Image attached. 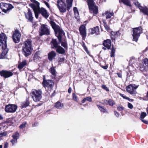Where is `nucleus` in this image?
<instances>
[{
	"label": "nucleus",
	"mask_w": 148,
	"mask_h": 148,
	"mask_svg": "<svg viewBox=\"0 0 148 148\" xmlns=\"http://www.w3.org/2000/svg\"><path fill=\"white\" fill-rule=\"evenodd\" d=\"M57 3V6L60 12H65L67 9L69 11L71 8H68V3L66 0H58Z\"/></svg>",
	"instance_id": "obj_1"
},
{
	"label": "nucleus",
	"mask_w": 148,
	"mask_h": 148,
	"mask_svg": "<svg viewBox=\"0 0 148 148\" xmlns=\"http://www.w3.org/2000/svg\"><path fill=\"white\" fill-rule=\"evenodd\" d=\"M32 41L30 39L27 40L24 43V46L22 49V52L26 57L28 56L31 53Z\"/></svg>",
	"instance_id": "obj_2"
},
{
	"label": "nucleus",
	"mask_w": 148,
	"mask_h": 148,
	"mask_svg": "<svg viewBox=\"0 0 148 148\" xmlns=\"http://www.w3.org/2000/svg\"><path fill=\"white\" fill-rule=\"evenodd\" d=\"M51 24L53 29H54L56 35H57L58 38L60 42L61 41L62 36L64 35V33L63 31L61 29L59 26L57 25L53 21L51 22Z\"/></svg>",
	"instance_id": "obj_3"
},
{
	"label": "nucleus",
	"mask_w": 148,
	"mask_h": 148,
	"mask_svg": "<svg viewBox=\"0 0 148 148\" xmlns=\"http://www.w3.org/2000/svg\"><path fill=\"white\" fill-rule=\"evenodd\" d=\"M42 92L41 89H33L31 92L32 97L34 101H39L42 98Z\"/></svg>",
	"instance_id": "obj_4"
},
{
	"label": "nucleus",
	"mask_w": 148,
	"mask_h": 148,
	"mask_svg": "<svg viewBox=\"0 0 148 148\" xmlns=\"http://www.w3.org/2000/svg\"><path fill=\"white\" fill-rule=\"evenodd\" d=\"M132 31L133 33L132 35L133 38V40L137 42L140 34L142 33V28L140 26L138 27L133 28Z\"/></svg>",
	"instance_id": "obj_5"
},
{
	"label": "nucleus",
	"mask_w": 148,
	"mask_h": 148,
	"mask_svg": "<svg viewBox=\"0 0 148 148\" xmlns=\"http://www.w3.org/2000/svg\"><path fill=\"white\" fill-rule=\"evenodd\" d=\"M87 3L90 11L97 14L98 12V8L95 5L94 0H87Z\"/></svg>",
	"instance_id": "obj_6"
},
{
	"label": "nucleus",
	"mask_w": 148,
	"mask_h": 148,
	"mask_svg": "<svg viewBox=\"0 0 148 148\" xmlns=\"http://www.w3.org/2000/svg\"><path fill=\"white\" fill-rule=\"evenodd\" d=\"M139 86V85L132 84L127 86L126 89L127 91L130 94L135 95L137 93L136 89Z\"/></svg>",
	"instance_id": "obj_7"
},
{
	"label": "nucleus",
	"mask_w": 148,
	"mask_h": 148,
	"mask_svg": "<svg viewBox=\"0 0 148 148\" xmlns=\"http://www.w3.org/2000/svg\"><path fill=\"white\" fill-rule=\"evenodd\" d=\"M43 86L46 90L51 91L52 90L54 85V83L52 81L50 80H44L42 82Z\"/></svg>",
	"instance_id": "obj_8"
},
{
	"label": "nucleus",
	"mask_w": 148,
	"mask_h": 148,
	"mask_svg": "<svg viewBox=\"0 0 148 148\" xmlns=\"http://www.w3.org/2000/svg\"><path fill=\"white\" fill-rule=\"evenodd\" d=\"M0 8L3 12L6 13L7 11L12 9L13 6L10 3H0Z\"/></svg>",
	"instance_id": "obj_9"
},
{
	"label": "nucleus",
	"mask_w": 148,
	"mask_h": 148,
	"mask_svg": "<svg viewBox=\"0 0 148 148\" xmlns=\"http://www.w3.org/2000/svg\"><path fill=\"white\" fill-rule=\"evenodd\" d=\"M7 37L5 34L2 33L0 34V46L2 47V49L7 47Z\"/></svg>",
	"instance_id": "obj_10"
},
{
	"label": "nucleus",
	"mask_w": 148,
	"mask_h": 148,
	"mask_svg": "<svg viewBox=\"0 0 148 148\" xmlns=\"http://www.w3.org/2000/svg\"><path fill=\"white\" fill-rule=\"evenodd\" d=\"M39 34L40 36L45 34L48 35L50 34V31L47 25L45 24L41 25Z\"/></svg>",
	"instance_id": "obj_11"
},
{
	"label": "nucleus",
	"mask_w": 148,
	"mask_h": 148,
	"mask_svg": "<svg viewBox=\"0 0 148 148\" xmlns=\"http://www.w3.org/2000/svg\"><path fill=\"white\" fill-rule=\"evenodd\" d=\"M140 69L141 71H146L148 69V59L145 58L143 60L142 63L139 65Z\"/></svg>",
	"instance_id": "obj_12"
},
{
	"label": "nucleus",
	"mask_w": 148,
	"mask_h": 148,
	"mask_svg": "<svg viewBox=\"0 0 148 148\" xmlns=\"http://www.w3.org/2000/svg\"><path fill=\"white\" fill-rule=\"evenodd\" d=\"M21 34L18 30H15L13 33L12 36V39L13 41L15 43H18L19 42L21 39Z\"/></svg>",
	"instance_id": "obj_13"
},
{
	"label": "nucleus",
	"mask_w": 148,
	"mask_h": 148,
	"mask_svg": "<svg viewBox=\"0 0 148 148\" xmlns=\"http://www.w3.org/2000/svg\"><path fill=\"white\" fill-rule=\"evenodd\" d=\"M17 108V106L14 104H9L5 107V111L7 112L13 113L15 112Z\"/></svg>",
	"instance_id": "obj_14"
},
{
	"label": "nucleus",
	"mask_w": 148,
	"mask_h": 148,
	"mask_svg": "<svg viewBox=\"0 0 148 148\" xmlns=\"http://www.w3.org/2000/svg\"><path fill=\"white\" fill-rule=\"evenodd\" d=\"M19 136V134L17 132H16L12 136L13 138L10 140V142L12 144V145H14L16 144L17 142V139Z\"/></svg>",
	"instance_id": "obj_15"
},
{
	"label": "nucleus",
	"mask_w": 148,
	"mask_h": 148,
	"mask_svg": "<svg viewBox=\"0 0 148 148\" xmlns=\"http://www.w3.org/2000/svg\"><path fill=\"white\" fill-rule=\"evenodd\" d=\"M13 75V73L10 71L3 70L0 71V75L5 78L9 77Z\"/></svg>",
	"instance_id": "obj_16"
},
{
	"label": "nucleus",
	"mask_w": 148,
	"mask_h": 148,
	"mask_svg": "<svg viewBox=\"0 0 148 148\" xmlns=\"http://www.w3.org/2000/svg\"><path fill=\"white\" fill-rule=\"evenodd\" d=\"M111 41L110 40H104L103 45L104 47H103V49L104 50L106 49V48L108 49H110L111 46Z\"/></svg>",
	"instance_id": "obj_17"
},
{
	"label": "nucleus",
	"mask_w": 148,
	"mask_h": 148,
	"mask_svg": "<svg viewBox=\"0 0 148 148\" xmlns=\"http://www.w3.org/2000/svg\"><path fill=\"white\" fill-rule=\"evenodd\" d=\"M29 5L33 9L36 18H38V13H39L38 6V5L36 6L34 4H31Z\"/></svg>",
	"instance_id": "obj_18"
},
{
	"label": "nucleus",
	"mask_w": 148,
	"mask_h": 148,
	"mask_svg": "<svg viewBox=\"0 0 148 148\" xmlns=\"http://www.w3.org/2000/svg\"><path fill=\"white\" fill-rule=\"evenodd\" d=\"M79 30L80 34L83 38L85 37L86 36V27L84 25H82L79 28Z\"/></svg>",
	"instance_id": "obj_19"
},
{
	"label": "nucleus",
	"mask_w": 148,
	"mask_h": 148,
	"mask_svg": "<svg viewBox=\"0 0 148 148\" xmlns=\"http://www.w3.org/2000/svg\"><path fill=\"white\" fill-rule=\"evenodd\" d=\"M38 10L39 13H41L42 15L46 18H47L49 16L47 10L44 8H40L38 6Z\"/></svg>",
	"instance_id": "obj_20"
},
{
	"label": "nucleus",
	"mask_w": 148,
	"mask_h": 148,
	"mask_svg": "<svg viewBox=\"0 0 148 148\" xmlns=\"http://www.w3.org/2000/svg\"><path fill=\"white\" fill-rule=\"evenodd\" d=\"M3 50L2 53L0 55V59H3L5 58L6 57V55L8 51V49L7 47L2 49Z\"/></svg>",
	"instance_id": "obj_21"
},
{
	"label": "nucleus",
	"mask_w": 148,
	"mask_h": 148,
	"mask_svg": "<svg viewBox=\"0 0 148 148\" xmlns=\"http://www.w3.org/2000/svg\"><path fill=\"white\" fill-rule=\"evenodd\" d=\"M33 58L35 62L40 60L41 58L40 51H39L36 52L34 55Z\"/></svg>",
	"instance_id": "obj_22"
},
{
	"label": "nucleus",
	"mask_w": 148,
	"mask_h": 148,
	"mask_svg": "<svg viewBox=\"0 0 148 148\" xmlns=\"http://www.w3.org/2000/svg\"><path fill=\"white\" fill-rule=\"evenodd\" d=\"M56 53L54 51H51L48 54V58L50 61H52L53 59L56 56Z\"/></svg>",
	"instance_id": "obj_23"
},
{
	"label": "nucleus",
	"mask_w": 148,
	"mask_h": 148,
	"mask_svg": "<svg viewBox=\"0 0 148 148\" xmlns=\"http://www.w3.org/2000/svg\"><path fill=\"white\" fill-rule=\"evenodd\" d=\"M26 18L29 21L32 22L33 19L32 13L29 9H28V12L27 14H25Z\"/></svg>",
	"instance_id": "obj_24"
},
{
	"label": "nucleus",
	"mask_w": 148,
	"mask_h": 148,
	"mask_svg": "<svg viewBox=\"0 0 148 148\" xmlns=\"http://www.w3.org/2000/svg\"><path fill=\"white\" fill-rule=\"evenodd\" d=\"M104 15L106 16V18L108 19L110 18L112 16H113L114 14L113 12L107 11H106L104 13L102 14L103 16H104Z\"/></svg>",
	"instance_id": "obj_25"
},
{
	"label": "nucleus",
	"mask_w": 148,
	"mask_h": 148,
	"mask_svg": "<svg viewBox=\"0 0 148 148\" xmlns=\"http://www.w3.org/2000/svg\"><path fill=\"white\" fill-rule=\"evenodd\" d=\"M59 43H58L56 39H52L51 42V48H57L59 46L58 45Z\"/></svg>",
	"instance_id": "obj_26"
},
{
	"label": "nucleus",
	"mask_w": 148,
	"mask_h": 148,
	"mask_svg": "<svg viewBox=\"0 0 148 148\" xmlns=\"http://www.w3.org/2000/svg\"><path fill=\"white\" fill-rule=\"evenodd\" d=\"M29 105V99H27L26 100L23 102H22L20 104L22 108H25L28 106Z\"/></svg>",
	"instance_id": "obj_27"
},
{
	"label": "nucleus",
	"mask_w": 148,
	"mask_h": 148,
	"mask_svg": "<svg viewBox=\"0 0 148 148\" xmlns=\"http://www.w3.org/2000/svg\"><path fill=\"white\" fill-rule=\"evenodd\" d=\"M56 49L57 52L60 54H63L65 52V49L60 46H59Z\"/></svg>",
	"instance_id": "obj_28"
},
{
	"label": "nucleus",
	"mask_w": 148,
	"mask_h": 148,
	"mask_svg": "<svg viewBox=\"0 0 148 148\" xmlns=\"http://www.w3.org/2000/svg\"><path fill=\"white\" fill-rule=\"evenodd\" d=\"M140 11L142 12L144 14L148 15V8L146 7H140Z\"/></svg>",
	"instance_id": "obj_29"
},
{
	"label": "nucleus",
	"mask_w": 148,
	"mask_h": 148,
	"mask_svg": "<svg viewBox=\"0 0 148 148\" xmlns=\"http://www.w3.org/2000/svg\"><path fill=\"white\" fill-rule=\"evenodd\" d=\"M91 34H96V35H97L99 32V27L97 26L96 27L91 29Z\"/></svg>",
	"instance_id": "obj_30"
},
{
	"label": "nucleus",
	"mask_w": 148,
	"mask_h": 148,
	"mask_svg": "<svg viewBox=\"0 0 148 148\" xmlns=\"http://www.w3.org/2000/svg\"><path fill=\"white\" fill-rule=\"evenodd\" d=\"M147 115V114L145 112H142L141 113L140 118L141 119V120L145 124H148V121L145 120L143 119H144Z\"/></svg>",
	"instance_id": "obj_31"
},
{
	"label": "nucleus",
	"mask_w": 148,
	"mask_h": 148,
	"mask_svg": "<svg viewBox=\"0 0 148 148\" xmlns=\"http://www.w3.org/2000/svg\"><path fill=\"white\" fill-rule=\"evenodd\" d=\"M26 65L27 62L25 60H24L21 62L19 63L18 65V68L20 70H21Z\"/></svg>",
	"instance_id": "obj_32"
},
{
	"label": "nucleus",
	"mask_w": 148,
	"mask_h": 148,
	"mask_svg": "<svg viewBox=\"0 0 148 148\" xmlns=\"http://www.w3.org/2000/svg\"><path fill=\"white\" fill-rule=\"evenodd\" d=\"M119 2L120 3L121 2L127 6H131L130 1L129 0H119Z\"/></svg>",
	"instance_id": "obj_33"
},
{
	"label": "nucleus",
	"mask_w": 148,
	"mask_h": 148,
	"mask_svg": "<svg viewBox=\"0 0 148 148\" xmlns=\"http://www.w3.org/2000/svg\"><path fill=\"white\" fill-rule=\"evenodd\" d=\"M49 72L53 76H56V72L55 68L52 66L49 70Z\"/></svg>",
	"instance_id": "obj_34"
},
{
	"label": "nucleus",
	"mask_w": 148,
	"mask_h": 148,
	"mask_svg": "<svg viewBox=\"0 0 148 148\" xmlns=\"http://www.w3.org/2000/svg\"><path fill=\"white\" fill-rule=\"evenodd\" d=\"M63 104L60 101H58L55 104V107L57 108L60 109L63 107Z\"/></svg>",
	"instance_id": "obj_35"
},
{
	"label": "nucleus",
	"mask_w": 148,
	"mask_h": 148,
	"mask_svg": "<svg viewBox=\"0 0 148 148\" xmlns=\"http://www.w3.org/2000/svg\"><path fill=\"white\" fill-rule=\"evenodd\" d=\"M75 17L76 18H78L79 17V14L77 8L76 7H74L73 8Z\"/></svg>",
	"instance_id": "obj_36"
},
{
	"label": "nucleus",
	"mask_w": 148,
	"mask_h": 148,
	"mask_svg": "<svg viewBox=\"0 0 148 148\" xmlns=\"http://www.w3.org/2000/svg\"><path fill=\"white\" fill-rule=\"evenodd\" d=\"M97 107H98L99 109L100 110L101 112L104 113H108V111H107L106 109L104 108V107L103 106H101L99 105H97Z\"/></svg>",
	"instance_id": "obj_37"
},
{
	"label": "nucleus",
	"mask_w": 148,
	"mask_h": 148,
	"mask_svg": "<svg viewBox=\"0 0 148 148\" xmlns=\"http://www.w3.org/2000/svg\"><path fill=\"white\" fill-rule=\"evenodd\" d=\"M61 45L64 48L65 50H67V44L66 41L65 40H64L63 42H61Z\"/></svg>",
	"instance_id": "obj_38"
},
{
	"label": "nucleus",
	"mask_w": 148,
	"mask_h": 148,
	"mask_svg": "<svg viewBox=\"0 0 148 148\" xmlns=\"http://www.w3.org/2000/svg\"><path fill=\"white\" fill-rule=\"evenodd\" d=\"M82 46L83 47V48H84V50L86 52V53L90 55V52L88 50L86 46V45L84 42H82Z\"/></svg>",
	"instance_id": "obj_39"
},
{
	"label": "nucleus",
	"mask_w": 148,
	"mask_h": 148,
	"mask_svg": "<svg viewBox=\"0 0 148 148\" xmlns=\"http://www.w3.org/2000/svg\"><path fill=\"white\" fill-rule=\"evenodd\" d=\"M115 51V50L114 47L112 46V48L111 49V52L110 53L111 57H114Z\"/></svg>",
	"instance_id": "obj_40"
},
{
	"label": "nucleus",
	"mask_w": 148,
	"mask_h": 148,
	"mask_svg": "<svg viewBox=\"0 0 148 148\" xmlns=\"http://www.w3.org/2000/svg\"><path fill=\"white\" fill-rule=\"evenodd\" d=\"M106 101L108 102V104L110 106H112L115 104L114 102L111 99H109L108 101Z\"/></svg>",
	"instance_id": "obj_41"
},
{
	"label": "nucleus",
	"mask_w": 148,
	"mask_h": 148,
	"mask_svg": "<svg viewBox=\"0 0 148 148\" xmlns=\"http://www.w3.org/2000/svg\"><path fill=\"white\" fill-rule=\"evenodd\" d=\"M68 3V8L71 7L72 6V3L73 0H66Z\"/></svg>",
	"instance_id": "obj_42"
},
{
	"label": "nucleus",
	"mask_w": 148,
	"mask_h": 148,
	"mask_svg": "<svg viewBox=\"0 0 148 148\" xmlns=\"http://www.w3.org/2000/svg\"><path fill=\"white\" fill-rule=\"evenodd\" d=\"M73 98L74 100L77 102L78 101V99L75 93L73 94Z\"/></svg>",
	"instance_id": "obj_43"
},
{
	"label": "nucleus",
	"mask_w": 148,
	"mask_h": 148,
	"mask_svg": "<svg viewBox=\"0 0 148 148\" xmlns=\"http://www.w3.org/2000/svg\"><path fill=\"white\" fill-rule=\"evenodd\" d=\"M134 4L137 7L139 8V9H140V7H142V6L140 5V4L137 1H135Z\"/></svg>",
	"instance_id": "obj_44"
},
{
	"label": "nucleus",
	"mask_w": 148,
	"mask_h": 148,
	"mask_svg": "<svg viewBox=\"0 0 148 148\" xmlns=\"http://www.w3.org/2000/svg\"><path fill=\"white\" fill-rule=\"evenodd\" d=\"M26 123L25 122H23L22 124H21L19 126L21 129H23L24 128L26 125Z\"/></svg>",
	"instance_id": "obj_45"
},
{
	"label": "nucleus",
	"mask_w": 148,
	"mask_h": 148,
	"mask_svg": "<svg viewBox=\"0 0 148 148\" xmlns=\"http://www.w3.org/2000/svg\"><path fill=\"white\" fill-rule=\"evenodd\" d=\"M85 99L86 100V101H88L90 102H91L92 101L91 97H88L85 98Z\"/></svg>",
	"instance_id": "obj_46"
},
{
	"label": "nucleus",
	"mask_w": 148,
	"mask_h": 148,
	"mask_svg": "<svg viewBox=\"0 0 148 148\" xmlns=\"http://www.w3.org/2000/svg\"><path fill=\"white\" fill-rule=\"evenodd\" d=\"M7 134L6 132L1 133H0V137L5 136L7 135Z\"/></svg>",
	"instance_id": "obj_47"
},
{
	"label": "nucleus",
	"mask_w": 148,
	"mask_h": 148,
	"mask_svg": "<svg viewBox=\"0 0 148 148\" xmlns=\"http://www.w3.org/2000/svg\"><path fill=\"white\" fill-rule=\"evenodd\" d=\"M101 87L103 89L106 90V91H109V89L107 88V87L106 86H105V85H102L101 86Z\"/></svg>",
	"instance_id": "obj_48"
},
{
	"label": "nucleus",
	"mask_w": 148,
	"mask_h": 148,
	"mask_svg": "<svg viewBox=\"0 0 148 148\" xmlns=\"http://www.w3.org/2000/svg\"><path fill=\"white\" fill-rule=\"evenodd\" d=\"M64 58H60L58 59V62H62L64 61Z\"/></svg>",
	"instance_id": "obj_49"
},
{
	"label": "nucleus",
	"mask_w": 148,
	"mask_h": 148,
	"mask_svg": "<svg viewBox=\"0 0 148 148\" xmlns=\"http://www.w3.org/2000/svg\"><path fill=\"white\" fill-rule=\"evenodd\" d=\"M127 106L128 107L131 109H132L133 108V106L130 103H128Z\"/></svg>",
	"instance_id": "obj_50"
},
{
	"label": "nucleus",
	"mask_w": 148,
	"mask_h": 148,
	"mask_svg": "<svg viewBox=\"0 0 148 148\" xmlns=\"http://www.w3.org/2000/svg\"><path fill=\"white\" fill-rule=\"evenodd\" d=\"M117 109L119 111H121L124 109V108L122 106H119L117 107Z\"/></svg>",
	"instance_id": "obj_51"
},
{
	"label": "nucleus",
	"mask_w": 148,
	"mask_h": 148,
	"mask_svg": "<svg viewBox=\"0 0 148 148\" xmlns=\"http://www.w3.org/2000/svg\"><path fill=\"white\" fill-rule=\"evenodd\" d=\"M114 114L115 115V116L117 117H118L120 115L117 112V111H115L114 112Z\"/></svg>",
	"instance_id": "obj_52"
},
{
	"label": "nucleus",
	"mask_w": 148,
	"mask_h": 148,
	"mask_svg": "<svg viewBox=\"0 0 148 148\" xmlns=\"http://www.w3.org/2000/svg\"><path fill=\"white\" fill-rule=\"evenodd\" d=\"M104 27L107 30H109L110 29L108 25L106 23L105 24V25H104Z\"/></svg>",
	"instance_id": "obj_53"
},
{
	"label": "nucleus",
	"mask_w": 148,
	"mask_h": 148,
	"mask_svg": "<svg viewBox=\"0 0 148 148\" xmlns=\"http://www.w3.org/2000/svg\"><path fill=\"white\" fill-rule=\"evenodd\" d=\"M44 2L45 3V4L49 8H50V6L49 4L46 1H44Z\"/></svg>",
	"instance_id": "obj_54"
},
{
	"label": "nucleus",
	"mask_w": 148,
	"mask_h": 148,
	"mask_svg": "<svg viewBox=\"0 0 148 148\" xmlns=\"http://www.w3.org/2000/svg\"><path fill=\"white\" fill-rule=\"evenodd\" d=\"M31 1L32 2L36 3H37L36 5V6H37L38 5V6H39V3H38V2H37V1H36L35 0H31Z\"/></svg>",
	"instance_id": "obj_55"
},
{
	"label": "nucleus",
	"mask_w": 148,
	"mask_h": 148,
	"mask_svg": "<svg viewBox=\"0 0 148 148\" xmlns=\"http://www.w3.org/2000/svg\"><path fill=\"white\" fill-rule=\"evenodd\" d=\"M8 146V143H6L4 146V148H7Z\"/></svg>",
	"instance_id": "obj_56"
},
{
	"label": "nucleus",
	"mask_w": 148,
	"mask_h": 148,
	"mask_svg": "<svg viewBox=\"0 0 148 148\" xmlns=\"http://www.w3.org/2000/svg\"><path fill=\"white\" fill-rule=\"evenodd\" d=\"M117 75L120 78H122V75L121 73H117Z\"/></svg>",
	"instance_id": "obj_57"
},
{
	"label": "nucleus",
	"mask_w": 148,
	"mask_h": 148,
	"mask_svg": "<svg viewBox=\"0 0 148 148\" xmlns=\"http://www.w3.org/2000/svg\"><path fill=\"white\" fill-rule=\"evenodd\" d=\"M71 88H69L68 90V92L69 93H70L71 92Z\"/></svg>",
	"instance_id": "obj_58"
},
{
	"label": "nucleus",
	"mask_w": 148,
	"mask_h": 148,
	"mask_svg": "<svg viewBox=\"0 0 148 148\" xmlns=\"http://www.w3.org/2000/svg\"><path fill=\"white\" fill-rule=\"evenodd\" d=\"M108 66H102V68H103V69H107V68H108Z\"/></svg>",
	"instance_id": "obj_59"
},
{
	"label": "nucleus",
	"mask_w": 148,
	"mask_h": 148,
	"mask_svg": "<svg viewBox=\"0 0 148 148\" xmlns=\"http://www.w3.org/2000/svg\"><path fill=\"white\" fill-rule=\"evenodd\" d=\"M86 101V100L85 99V98H84V99H83L82 101V103H84L85 102V101Z\"/></svg>",
	"instance_id": "obj_60"
},
{
	"label": "nucleus",
	"mask_w": 148,
	"mask_h": 148,
	"mask_svg": "<svg viewBox=\"0 0 148 148\" xmlns=\"http://www.w3.org/2000/svg\"><path fill=\"white\" fill-rule=\"evenodd\" d=\"M3 119V117H2V116H1V115L0 114V119Z\"/></svg>",
	"instance_id": "obj_61"
},
{
	"label": "nucleus",
	"mask_w": 148,
	"mask_h": 148,
	"mask_svg": "<svg viewBox=\"0 0 148 148\" xmlns=\"http://www.w3.org/2000/svg\"><path fill=\"white\" fill-rule=\"evenodd\" d=\"M147 114H148V108H147Z\"/></svg>",
	"instance_id": "obj_62"
},
{
	"label": "nucleus",
	"mask_w": 148,
	"mask_h": 148,
	"mask_svg": "<svg viewBox=\"0 0 148 148\" xmlns=\"http://www.w3.org/2000/svg\"><path fill=\"white\" fill-rule=\"evenodd\" d=\"M3 146L2 145H0V148H2Z\"/></svg>",
	"instance_id": "obj_63"
},
{
	"label": "nucleus",
	"mask_w": 148,
	"mask_h": 148,
	"mask_svg": "<svg viewBox=\"0 0 148 148\" xmlns=\"http://www.w3.org/2000/svg\"><path fill=\"white\" fill-rule=\"evenodd\" d=\"M103 23L104 24V25H105V24L106 23L105 22H103Z\"/></svg>",
	"instance_id": "obj_64"
}]
</instances>
